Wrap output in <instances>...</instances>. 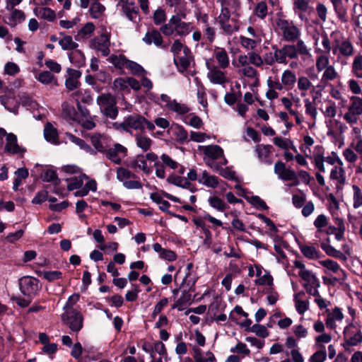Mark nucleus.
I'll list each match as a JSON object with an SVG mask.
<instances>
[{
    "mask_svg": "<svg viewBox=\"0 0 362 362\" xmlns=\"http://www.w3.org/2000/svg\"><path fill=\"white\" fill-rule=\"evenodd\" d=\"M250 331L255 333L258 337L265 338L267 337L269 334L267 328L262 325L255 324L251 328H250Z\"/></svg>",
    "mask_w": 362,
    "mask_h": 362,
    "instance_id": "nucleus-60",
    "label": "nucleus"
},
{
    "mask_svg": "<svg viewBox=\"0 0 362 362\" xmlns=\"http://www.w3.org/2000/svg\"><path fill=\"white\" fill-rule=\"evenodd\" d=\"M296 41L297 42L296 45H294V47L296 48L298 55L301 56L303 59L310 57V49L307 47L304 41L299 38Z\"/></svg>",
    "mask_w": 362,
    "mask_h": 362,
    "instance_id": "nucleus-33",
    "label": "nucleus"
},
{
    "mask_svg": "<svg viewBox=\"0 0 362 362\" xmlns=\"http://www.w3.org/2000/svg\"><path fill=\"white\" fill-rule=\"evenodd\" d=\"M11 13L9 16H4L3 21L12 28L16 27L18 24L21 23L25 19V13L19 9L13 8L9 10Z\"/></svg>",
    "mask_w": 362,
    "mask_h": 362,
    "instance_id": "nucleus-15",
    "label": "nucleus"
},
{
    "mask_svg": "<svg viewBox=\"0 0 362 362\" xmlns=\"http://www.w3.org/2000/svg\"><path fill=\"white\" fill-rule=\"evenodd\" d=\"M59 44L64 50H74L78 46L76 42L73 41L71 36L69 35L64 36L60 39Z\"/></svg>",
    "mask_w": 362,
    "mask_h": 362,
    "instance_id": "nucleus-39",
    "label": "nucleus"
},
{
    "mask_svg": "<svg viewBox=\"0 0 362 362\" xmlns=\"http://www.w3.org/2000/svg\"><path fill=\"white\" fill-rule=\"evenodd\" d=\"M45 139L52 144H57L58 134L55 128L50 123H47L44 129Z\"/></svg>",
    "mask_w": 362,
    "mask_h": 362,
    "instance_id": "nucleus-32",
    "label": "nucleus"
},
{
    "mask_svg": "<svg viewBox=\"0 0 362 362\" xmlns=\"http://www.w3.org/2000/svg\"><path fill=\"white\" fill-rule=\"evenodd\" d=\"M170 106V110L180 115L185 114L189 111V108L186 105L179 103L175 100H173V104Z\"/></svg>",
    "mask_w": 362,
    "mask_h": 362,
    "instance_id": "nucleus-63",
    "label": "nucleus"
},
{
    "mask_svg": "<svg viewBox=\"0 0 362 362\" xmlns=\"http://www.w3.org/2000/svg\"><path fill=\"white\" fill-rule=\"evenodd\" d=\"M320 263L321 265L333 272L334 273L341 272L343 275H344V270L340 268L339 264L335 261L332 259H326L320 262Z\"/></svg>",
    "mask_w": 362,
    "mask_h": 362,
    "instance_id": "nucleus-49",
    "label": "nucleus"
},
{
    "mask_svg": "<svg viewBox=\"0 0 362 362\" xmlns=\"http://www.w3.org/2000/svg\"><path fill=\"white\" fill-rule=\"evenodd\" d=\"M167 182L182 188L189 189L191 192L194 191L191 189L192 184L186 177H180L173 173L168 176Z\"/></svg>",
    "mask_w": 362,
    "mask_h": 362,
    "instance_id": "nucleus-22",
    "label": "nucleus"
},
{
    "mask_svg": "<svg viewBox=\"0 0 362 362\" xmlns=\"http://www.w3.org/2000/svg\"><path fill=\"white\" fill-rule=\"evenodd\" d=\"M40 83L43 84H49L54 83L57 84V79L53 74L48 71H44L38 74L36 78Z\"/></svg>",
    "mask_w": 362,
    "mask_h": 362,
    "instance_id": "nucleus-47",
    "label": "nucleus"
},
{
    "mask_svg": "<svg viewBox=\"0 0 362 362\" xmlns=\"http://www.w3.org/2000/svg\"><path fill=\"white\" fill-rule=\"evenodd\" d=\"M330 1L339 19L342 22H346L349 0H330Z\"/></svg>",
    "mask_w": 362,
    "mask_h": 362,
    "instance_id": "nucleus-18",
    "label": "nucleus"
},
{
    "mask_svg": "<svg viewBox=\"0 0 362 362\" xmlns=\"http://www.w3.org/2000/svg\"><path fill=\"white\" fill-rule=\"evenodd\" d=\"M218 23H219L224 33L226 35H231L238 30V27L235 25L230 24L229 21H223Z\"/></svg>",
    "mask_w": 362,
    "mask_h": 362,
    "instance_id": "nucleus-62",
    "label": "nucleus"
},
{
    "mask_svg": "<svg viewBox=\"0 0 362 362\" xmlns=\"http://www.w3.org/2000/svg\"><path fill=\"white\" fill-rule=\"evenodd\" d=\"M352 19L356 26L362 30V5L355 4L353 8Z\"/></svg>",
    "mask_w": 362,
    "mask_h": 362,
    "instance_id": "nucleus-40",
    "label": "nucleus"
},
{
    "mask_svg": "<svg viewBox=\"0 0 362 362\" xmlns=\"http://www.w3.org/2000/svg\"><path fill=\"white\" fill-rule=\"evenodd\" d=\"M192 58L189 48H185L182 54L174 58V63L180 72H184L189 68Z\"/></svg>",
    "mask_w": 362,
    "mask_h": 362,
    "instance_id": "nucleus-13",
    "label": "nucleus"
},
{
    "mask_svg": "<svg viewBox=\"0 0 362 362\" xmlns=\"http://www.w3.org/2000/svg\"><path fill=\"white\" fill-rule=\"evenodd\" d=\"M144 159L146 161L149 160L154 163V167L156 168V175L161 179H163L165 176V172L163 169V164H161L160 161L158 159V156L153 153H148L144 155Z\"/></svg>",
    "mask_w": 362,
    "mask_h": 362,
    "instance_id": "nucleus-20",
    "label": "nucleus"
},
{
    "mask_svg": "<svg viewBox=\"0 0 362 362\" xmlns=\"http://www.w3.org/2000/svg\"><path fill=\"white\" fill-rule=\"evenodd\" d=\"M352 72L357 78H362V55L355 57L352 64Z\"/></svg>",
    "mask_w": 362,
    "mask_h": 362,
    "instance_id": "nucleus-51",
    "label": "nucleus"
},
{
    "mask_svg": "<svg viewBox=\"0 0 362 362\" xmlns=\"http://www.w3.org/2000/svg\"><path fill=\"white\" fill-rule=\"evenodd\" d=\"M329 238L327 239V243H322L320 244L321 248L325 252V253L331 257L336 258H343L344 257V254L339 251L336 250L334 247L329 245Z\"/></svg>",
    "mask_w": 362,
    "mask_h": 362,
    "instance_id": "nucleus-35",
    "label": "nucleus"
},
{
    "mask_svg": "<svg viewBox=\"0 0 362 362\" xmlns=\"http://www.w3.org/2000/svg\"><path fill=\"white\" fill-rule=\"evenodd\" d=\"M300 250L304 257L309 259L320 258L321 252L313 245H300Z\"/></svg>",
    "mask_w": 362,
    "mask_h": 362,
    "instance_id": "nucleus-23",
    "label": "nucleus"
},
{
    "mask_svg": "<svg viewBox=\"0 0 362 362\" xmlns=\"http://www.w3.org/2000/svg\"><path fill=\"white\" fill-rule=\"evenodd\" d=\"M329 57L327 56L322 54V55L317 57L316 63H315L317 70L319 72H320V71L326 69L327 67H328L329 66Z\"/></svg>",
    "mask_w": 362,
    "mask_h": 362,
    "instance_id": "nucleus-57",
    "label": "nucleus"
},
{
    "mask_svg": "<svg viewBox=\"0 0 362 362\" xmlns=\"http://www.w3.org/2000/svg\"><path fill=\"white\" fill-rule=\"evenodd\" d=\"M322 349L315 352L310 358V362H324L327 358V353L325 346H321Z\"/></svg>",
    "mask_w": 362,
    "mask_h": 362,
    "instance_id": "nucleus-55",
    "label": "nucleus"
},
{
    "mask_svg": "<svg viewBox=\"0 0 362 362\" xmlns=\"http://www.w3.org/2000/svg\"><path fill=\"white\" fill-rule=\"evenodd\" d=\"M41 177L44 182H52L55 186L60 184L61 180L58 177L57 173L53 169H47L42 174Z\"/></svg>",
    "mask_w": 362,
    "mask_h": 362,
    "instance_id": "nucleus-31",
    "label": "nucleus"
},
{
    "mask_svg": "<svg viewBox=\"0 0 362 362\" xmlns=\"http://www.w3.org/2000/svg\"><path fill=\"white\" fill-rule=\"evenodd\" d=\"M338 77V73L336 71L333 66H329L325 69V71L321 78V83L327 84L329 81H333Z\"/></svg>",
    "mask_w": 362,
    "mask_h": 362,
    "instance_id": "nucleus-41",
    "label": "nucleus"
},
{
    "mask_svg": "<svg viewBox=\"0 0 362 362\" xmlns=\"http://www.w3.org/2000/svg\"><path fill=\"white\" fill-rule=\"evenodd\" d=\"M161 164H163V169L165 170V166H168L171 169H176L179 164L174 160H173L167 154H162L160 156Z\"/></svg>",
    "mask_w": 362,
    "mask_h": 362,
    "instance_id": "nucleus-64",
    "label": "nucleus"
},
{
    "mask_svg": "<svg viewBox=\"0 0 362 362\" xmlns=\"http://www.w3.org/2000/svg\"><path fill=\"white\" fill-rule=\"evenodd\" d=\"M351 103L349 107V110L353 112L354 114L358 115L362 114V98L356 96H352L351 98Z\"/></svg>",
    "mask_w": 362,
    "mask_h": 362,
    "instance_id": "nucleus-45",
    "label": "nucleus"
},
{
    "mask_svg": "<svg viewBox=\"0 0 362 362\" xmlns=\"http://www.w3.org/2000/svg\"><path fill=\"white\" fill-rule=\"evenodd\" d=\"M272 49L274 51L273 52H269L264 54L262 57L263 64H266L267 65L272 66L275 63L282 64L278 52L277 46L273 45Z\"/></svg>",
    "mask_w": 362,
    "mask_h": 362,
    "instance_id": "nucleus-24",
    "label": "nucleus"
},
{
    "mask_svg": "<svg viewBox=\"0 0 362 362\" xmlns=\"http://www.w3.org/2000/svg\"><path fill=\"white\" fill-rule=\"evenodd\" d=\"M208 202L211 207L219 211H223L226 209V203L218 197H210Z\"/></svg>",
    "mask_w": 362,
    "mask_h": 362,
    "instance_id": "nucleus-48",
    "label": "nucleus"
},
{
    "mask_svg": "<svg viewBox=\"0 0 362 362\" xmlns=\"http://www.w3.org/2000/svg\"><path fill=\"white\" fill-rule=\"evenodd\" d=\"M353 189V207L358 209L362 206V189L356 185L352 186Z\"/></svg>",
    "mask_w": 362,
    "mask_h": 362,
    "instance_id": "nucleus-42",
    "label": "nucleus"
},
{
    "mask_svg": "<svg viewBox=\"0 0 362 362\" xmlns=\"http://www.w3.org/2000/svg\"><path fill=\"white\" fill-rule=\"evenodd\" d=\"M127 148L119 144H116L104 152L107 158L116 164H120L122 158L127 155Z\"/></svg>",
    "mask_w": 362,
    "mask_h": 362,
    "instance_id": "nucleus-10",
    "label": "nucleus"
},
{
    "mask_svg": "<svg viewBox=\"0 0 362 362\" xmlns=\"http://www.w3.org/2000/svg\"><path fill=\"white\" fill-rule=\"evenodd\" d=\"M344 336L346 345L356 346L362 342V332L353 323H350L345 327Z\"/></svg>",
    "mask_w": 362,
    "mask_h": 362,
    "instance_id": "nucleus-9",
    "label": "nucleus"
},
{
    "mask_svg": "<svg viewBox=\"0 0 362 362\" xmlns=\"http://www.w3.org/2000/svg\"><path fill=\"white\" fill-rule=\"evenodd\" d=\"M136 141L138 147L141 148L144 151L149 150L152 144V140L150 138L141 134H137L136 136Z\"/></svg>",
    "mask_w": 362,
    "mask_h": 362,
    "instance_id": "nucleus-43",
    "label": "nucleus"
},
{
    "mask_svg": "<svg viewBox=\"0 0 362 362\" xmlns=\"http://www.w3.org/2000/svg\"><path fill=\"white\" fill-rule=\"evenodd\" d=\"M202 148L204 155L214 160L218 159L223 154V149L217 145L203 146Z\"/></svg>",
    "mask_w": 362,
    "mask_h": 362,
    "instance_id": "nucleus-27",
    "label": "nucleus"
},
{
    "mask_svg": "<svg viewBox=\"0 0 362 362\" xmlns=\"http://www.w3.org/2000/svg\"><path fill=\"white\" fill-rule=\"evenodd\" d=\"M83 316L74 308H67L62 315L64 324L69 326L73 332H79L83 327Z\"/></svg>",
    "mask_w": 362,
    "mask_h": 362,
    "instance_id": "nucleus-3",
    "label": "nucleus"
},
{
    "mask_svg": "<svg viewBox=\"0 0 362 362\" xmlns=\"http://www.w3.org/2000/svg\"><path fill=\"white\" fill-rule=\"evenodd\" d=\"M278 52L281 63L284 64L288 63V59H296L298 57L294 45H284L282 47L278 48Z\"/></svg>",
    "mask_w": 362,
    "mask_h": 362,
    "instance_id": "nucleus-17",
    "label": "nucleus"
},
{
    "mask_svg": "<svg viewBox=\"0 0 362 362\" xmlns=\"http://www.w3.org/2000/svg\"><path fill=\"white\" fill-rule=\"evenodd\" d=\"M34 13L37 17L48 21H53L56 18L54 11L48 7H37L34 9Z\"/></svg>",
    "mask_w": 362,
    "mask_h": 362,
    "instance_id": "nucleus-28",
    "label": "nucleus"
},
{
    "mask_svg": "<svg viewBox=\"0 0 362 362\" xmlns=\"http://www.w3.org/2000/svg\"><path fill=\"white\" fill-rule=\"evenodd\" d=\"M21 293L25 297L34 298L39 292L41 286L39 280L36 278L25 276L18 280Z\"/></svg>",
    "mask_w": 362,
    "mask_h": 362,
    "instance_id": "nucleus-4",
    "label": "nucleus"
},
{
    "mask_svg": "<svg viewBox=\"0 0 362 362\" xmlns=\"http://www.w3.org/2000/svg\"><path fill=\"white\" fill-rule=\"evenodd\" d=\"M274 171L277 175L279 179L283 181H290L296 179V173L291 168H287L286 165L281 161L275 163Z\"/></svg>",
    "mask_w": 362,
    "mask_h": 362,
    "instance_id": "nucleus-11",
    "label": "nucleus"
},
{
    "mask_svg": "<svg viewBox=\"0 0 362 362\" xmlns=\"http://www.w3.org/2000/svg\"><path fill=\"white\" fill-rule=\"evenodd\" d=\"M153 101L160 106H165L168 110L170 108V105L173 104V100H171L170 97L166 94H161L160 98H156L153 99Z\"/></svg>",
    "mask_w": 362,
    "mask_h": 362,
    "instance_id": "nucleus-61",
    "label": "nucleus"
},
{
    "mask_svg": "<svg viewBox=\"0 0 362 362\" xmlns=\"http://www.w3.org/2000/svg\"><path fill=\"white\" fill-rule=\"evenodd\" d=\"M185 48L188 47L184 45L180 42V40H175L170 47V52L173 54V57L175 58L176 57H179L180 54H182L184 52Z\"/></svg>",
    "mask_w": 362,
    "mask_h": 362,
    "instance_id": "nucleus-58",
    "label": "nucleus"
},
{
    "mask_svg": "<svg viewBox=\"0 0 362 362\" xmlns=\"http://www.w3.org/2000/svg\"><path fill=\"white\" fill-rule=\"evenodd\" d=\"M272 146L271 145L258 144L255 147L257 157L260 161L264 162L267 160L269 154L272 152Z\"/></svg>",
    "mask_w": 362,
    "mask_h": 362,
    "instance_id": "nucleus-34",
    "label": "nucleus"
},
{
    "mask_svg": "<svg viewBox=\"0 0 362 362\" xmlns=\"http://www.w3.org/2000/svg\"><path fill=\"white\" fill-rule=\"evenodd\" d=\"M119 8L122 13L132 22L136 23L140 21L139 7L134 1H129Z\"/></svg>",
    "mask_w": 362,
    "mask_h": 362,
    "instance_id": "nucleus-12",
    "label": "nucleus"
},
{
    "mask_svg": "<svg viewBox=\"0 0 362 362\" xmlns=\"http://www.w3.org/2000/svg\"><path fill=\"white\" fill-rule=\"evenodd\" d=\"M240 41L241 45L247 49H254L259 42L257 39H252L244 36H240Z\"/></svg>",
    "mask_w": 362,
    "mask_h": 362,
    "instance_id": "nucleus-56",
    "label": "nucleus"
},
{
    "mask_svg": "<svg viewBox=\"0 0 362 362\" xmlns=\"http://www.w3.org/2000/svg\"><path fill=\"white\" fill-rule=\"evenodd\" d=\"M310 1L311 0H293V9L301 21H308L305 13L312 8L310 6Z\"/></svg>",
    "mask_w": 362,
    "mask_h": 362,
    "instance_id": "nucleus-16",
    "label": "nucleus"
},
{
    "mask_svg": "<svg viewBox=\"0 0 362 362\" xmlns=\"http://www.w3.org/2000/svg\"><path fill=\"white\" fill-rule=\"evenodd\" d=\"M110 35L105 32L100 36L95 37L90 42V47L101 52L102 55L107 57L110 54Z\"/></svg>",
    "mask_w": 362,
    "mask_h": 362,
    "instance_id": "nucleus-5",
    "label": "nucleus"
},
{
    "mask_svg": "<svg viewBox=\"0 0 362 362\" xmlns=\"http://www.w3.org/2000/svg\"><path fill=\"white\" fill-rule=\"evenodd\" d=\"M97 103L103 117L107 119H115L119 111L117 107L115 97L111 93H103L97 98Z\"/></svg>",
    "mask_w": 362,
    "mask_h": 362,
    "instance_id": "nucleus-1",
    "label": "nucleus"
},
{
    "mask_svg": "<svg viewBox=\"0 0 362 362\" xmlns=\"http://www.w3.org/2000/svg\"><path fill=\"white\" fill-rule=\"evenodd\" d=\"M6 144L5 149L7 152L16 154L21 153V148L17 144V137L15 134L10 133L6 136Z\"/></svg>",
    "mask_w": 362,
    "mask_h": 362,
    "instance_id": "nucleus-25",
    "label": "nucleus"
},
{
    "mask_svg": "<svg viewBox=\"0 0 362 362\" xmlns=\"http://www.w3.org/2000/svg\"><path fill=\"white\" fill-rule=\"evenodd\" d=\"M142 40L148 45L153 44L156 47L163 49H167L169 46V43H165L163 41L160 31L155 28L149 29L142 38Z\"/></svg>",
    "mask_w": 362,
    "mask_h": 362,
    "instance_id": "nucleus-8",
    "label": "nucleus"
},
{
    "mask_svg": "<svg viewBox=\"0 0 362 362\" xmlns=\"http://www.w3.org/2000/svg\"><path fill=\"white\" fill-rule=\"evenodd\" d=\"M128 166L136 170H141L146 175H150L152 173V168L147 165L144 154L136 156L134 159L129 161Z\"/></svg>",
    "mask_w": 362,
    "mask_h": 362,
    "instance_id": "nucleus-19",
    "label": "nucleus"
},
{
    "mask_svg": "<svg viewBox=\"0 0 362 362\" xmlns=\"http://www.w3.org/2000/svg\"><path fill=\"white\" fill-rule=\"evenodd\" d=\"M129 130L134 129L136 131L144 132L145 127L149 131L155 129L153 122L147 120L144 117L139 114H133L127 116Z\"/></svg>",
    "mask_w": 362,
    "mask_h": 362,
    "instance_id": "nucleus-6",
    "label": "nucleus"
},
{
    "mask_svg": "<svg viewBox=\"0 0 362 362\" xmlns=\"http://www.w3.org/2000/svg\"><path fill=\"white\" fill-rule=\"evenodd\" d=\"M276 25L280 30L283 39L287 42H295L300 35V29L293 23L285 19H278Z\"/></svg>",
    "mask_w": 362,
    "mask_h": 362,
    "instance_id": "nucleus-2",
    "label": "nucleus"
},
{
    "mask_svg": "<svg viewBox=\"0 0 362 362\" xmlns=\"http://www.w3.org/2000/svg\"><path fill=\"white\" fill-rule=\"evenodd\" d=\"M299 276L305 281V284H311L315 286L318 284L319 279L309 270H300Z\"/></svg>",
    "mask_w": 362,
    "mask_h": 362,
    "instance_id": "nucleus-44",
    "label": "nucleus"
},
{
    "mask_svg": "<svg viewBox=\"0 0 362 362\" xmlns=\"http://www.w3.org/2000/svg\"><path fill=\"white\" fill-rule=\"evenodd\" d=\"M206 66L209 70L207 77L212 83L224 85L228 82L226 71H225L224 69L216 65L211 64L208 62L206 63Z\"/></svg>",
    "mask_w": 362,
    "mask_h": 362,
    "instance_id": "nucleus-7",
    "label": "nucleus"
},
{
    "mask_svg": "<svg viewBox=\"0 0 362 362\" xmlns=\"http://www.w3.org/2000/svg\"><path fill=\"white\" fill-rule=\"evenodd\" d=\"M296 80V75L293 71L286 69L282 73L281 81L284 89L291 90L294 87Z\"/></svg>",
    "mask_w": 362,
    "mask_h": 362,
    "instance_id": "nucleus-21",
    "label": "nucleus"
},
{
    "mask_svg": "<svg viewBox=\"0 0 362 362\" xmlns=\"http://www.w3.org/2000/svg\"><path fill=\"white\" fill-rule=\"evenodd\" d=\"M253 13L257 18L263 20L268 15V6L265 1L258 2L254 8Z\"/></svg>",
    "mask_w": 362,
    "mask_h": 362,
    "instance_id": "nucleus-37",
    "label": "nucleus"
},
{
    "mask_svg": "<svg viewBox=\"0 0 362 362\" xmlns=\"http://www.w3.org/2000/svg\"><path fill=\"white\" fill-rule=\"evenodd\" d=\"M136 177L134 173L124 168H119L117 170V178L123 182L127 181L126 180L127 179L135 178Z\"/></svg>",
    "mask_w": 362,
    "mask_h": 362,
    "instance_id": "nucleus-52",
    "label": "nucleus"
},
{
    "mask_svg": "<svg viewBox=\"0 0 362 362\" xmlns=\"http://www.w3.org/2000/svg\"><path fill=\"white\" fill-rule=\"evenodd\" d=\"M88 178L85 175H80L78 177L71 178L68 184L67 188L69 191L80 189L83 185V178Z\"/></svg>",
    "mask_w": 362,
    "mask_h": 362,
    "instance_id": "nucleus-59",
    "label": "nucleus"
},
{
    "mask_svg": "<svg viewBox=\"0 0 362 362\" xmlns=\"http://www.w3.org/2000/svg\"><path fill=\"white\" fill-rule=\"evenodd\" d=\"M66 136L71 142L78 146L81 148L84 149L87 152L91 153L94 152L91 147L88 144H87L83 139L76 136L75 135L71 133H66Z\"/></svg>",
    "mask_w": 362,
    "mask_h": 362,
    "instance_id": "nucleus-36",
    "label": "nucleus"
},
{
    "mask_svg": "<svg viewBox=\"0 0 362 362\" xmlns=\"http://www.w3.org/2000/svg\"><path fill=\"white\" fill-rule=\"evenodd\" d=\"M199 182L211 188H216L218 185V179L214 175H209L206 171H204L198 180Z\"/></svg>",
    "mask_w": 362,
    "mask_h": 362,
    "instance_id": "nucleus-30",
    "label": "nucleus"
},
{
    "mask_svg": "<svg viewBox=\"0 0 362 362\" xmlns=\"http://www.w3.org/2000/svg\"><path fill=\"white\" fill-rule=\"evenodd\" d=\"M337 49H339L340 54L344 57L351 56L354 53L353 45L348 40H343L337 47H334L332 49L333 53L336 54Z\"/></svg>",
    "mask_w": 362,
    "mask_h": 362,
    "instance_id": "nucleus-26",
    "label": "nucleus"
},
{
    "mask_svg": "<svg viewBox=\"0 0 362 362\" xmlns=\"http://www.w3.org/2000/svg\"><path fill=\"white\" fill-rule=\"evenodd\" d=\"M192 27L190 23L184 22L175 28V32L179 36H186L192 31Z\"/></svg>",
    "mask_w": 362,
    "mask_h": 362,
    "instance_id": "nucleus-54",
    "label": "nucleus"
},
{
    "mask_svg": "<svg viewBox=\"0 0 362 362\" xmlns=\"http://www.w3.org/2000/svg\"><path fill=\"white\" fill-rule=\"evenodd\" d=\"M110 62L117 68L122 69L127 66L129 61L123 55H112L110 57Z\"/></svg>",
    "mask_w": 362,
    "mask_h": 362,
    "instance_id": "nucleus-50",
    "label": "nucleus"
},
{
    "mask_svg": "<svg viewBox=\"0 0 362 362\" xmlns=\"http://www.w3.org/2000/svg\"><path fill=\"white\" fill-rule=\"evenodd\" d=\"M69 59L72 64L78 67L85 64V56L83 53L78 49H76L69 54Z\"/></svg>",
    "mask_w": 362,
    "mask_h": 362,
    "instance_id": "nucleus-38",
    "label": "nucleus"
},
{
    "mask_svg": "<svg viewBox=\"0 0 362 362\" xmlns=\"http://www.w3.org/2000/svg\"><path fill=\"white\" fill-rule=\"evenodd\" d=\"M95 25L91 22L86 23L82 28L80 29L77 35L75 36V39L76 40L87 39L93 34L95 30Z\"/></svg>",
    "mask_w": 362,
    "mask_h": 362,
    "instance_id": "nucleus-29",
    "label": "nucleus"
},
{
    "mask_svg": "<svg viewBox=\"0 0 362 362\" xmlns=\"http://www.w3.org/2000/svg\"><path fill=\"white\" fill-rule=\"evenodd\" d=\"M217 66L225 69L230 65V59L228 52L223 47H215L213 52Z\"/></svg>",
    "mask_w": 362,
    "mask_h": 362,
    "instance_id": "nucleus-14",
    "label": "nucleus"
},
{
    "mask_svg": "<svg viewBox=\"0 0 362 362\" xmlns=\"http://www.w3.org/2000/svg\"><path fill=\"white\" fill-rule=\"evenodd\" d=\"M105 11V7L99 1H93L90 8V15L93 18H99Z\"/></svg>",
    "mask_w": 362,
    "mask_h": 362,
    "instance_id": "nucleus-46",
    "label": "nucleus"
},
{
    "mask_svg": "<svg viewBox=\"0 0 362 362\" xmlns=\"http://www.w3.org/2000/svg\"><path fill=\"white\" fill-rule=\"evenodd\" d=\"M328 224V220L325 214H320L317 216L314 221V226L317 229L315 236L317 237V234L322 231V228L327 226Z\"/></svg>",
    "mask_w": 362,
    "mask_h": 362,
    "instance_id": "nucleus-53",
    "label": "nucleus"
}]
</instances>
